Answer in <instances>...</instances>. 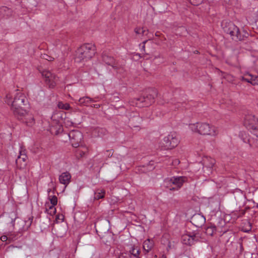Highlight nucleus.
<instances>
[{
  "label": "nucleus",
  "mask_w": 258,
  "mask_h": 258,
  "mask_svg": "<svg viewBox=\"0 0 258 258\" xmlns=\"http://www.w3.org/2000/svg\"><path fill=\"white\" fill-rule=\"evenodd\" d=\"M46 211L48 214L51 216L54 215L56 213V209L55 208V205H51L48 206V209L46 208Z\"/></svg>",
  "instance_id": "obj_29"
},
{
  "label": "nucleus",
  "mask_w": 258,
  "mask_h": 258,
  "mask_svg": "<svg viewBox=\"0 0 258 258\" xmlns=\"http://www.w3.org/2000/svg\"><path fill=\"white\" fill-rule=\"evenodd\" d=\"M5 102L8 105H11V109L15 116L22 117L26 113L25 106L28 104V102L24 93L17 92L14 99L11 94H8L5 98Z\"/></svg>",
  "instance_id": "obj_1"
},
{
  "label": "nucleus",
  "mask_w": 258,
  "mask_h": 258,
  "mask_svg": "<svg viewBox=\"0 0 258 258\" xmlns=\"http://www.w3.org/2000/svg\"><path fill=\"white\" fill-rule=\"evenodd\" d=\"M71 177V175L69 172H63L59 176V182L67 186L70 182Z\"/></svg>",
  "instance_id": "obj_16"
},
{
  "label": "nucleus",
  "mask_w": 258,
  "mask_h": 258,
  "mask_svg": "<svg viewBox=\"0 0 258 258\" xmlns=\"http://www.w3.org/2000/svg\"><path fill=\"white\" fill-rule=\"evenodd\" d=\"M136 258H140V257H137Z\"/></svg>",
  "instance_id": "obj_45"
},
{
  "label": "nucleus",
  "mask_w": 258,
  "mask_h": 258,
  "mask_svg": "<svg viewBox=\"0 0 258 258\" xmlns=\"http://www.w3.org/2000/svg\"><path fill=\"white\" fill-rule=\"evenodd\" d=\"M142 121V118L138 113L130 118V123L134 127H138Z\"/></svg>",
  "instance_id": "obj_19"
},
{
  "label": "nucleus",
  "mask_w": 258,
  "mask_h": 258,
  "mask_svg": "<svg viewBox=\"0 0 258 258\" xmlns=\"http://www.w3.org/2000/svg\"><path fill=\"white\" fill-rule=\"evenodd\" d=\"M51 191V189H48L47 192L48 193V199L52 205H56L57 203V198L55 196L50 195V192Z\"/></svg>",
  "instance_id": "obj_26"
},
{
  "label": "nucleus",
  "mask_w": 258,
  "mask_h": 258,
  "mask_svg": "<svg viewBox=\"0 0 258 258\" xmlns=\"http://www.w3.org/2000/svg\"><path fill=\"white\" fill-rule=\"evenodd\" d=\"M252 133L257 138H258V128L257 130H255Z\"/></svg>",
  "instance_id": "obj_37"
},
{
  "label": "nucleus",
  "mask_w": 258,
  "mask_h": 258,
  "mask_svg": "<svg viewBox=\"0 0 258 258\" xmlns=\"http://www.w3.org/2000/svg\"><path fill=\"white\" fill-rule=\"evenodd\" d=\"M105 191L104 189H97L94 193V199L99 200L104 197Z\"/></svg>",
  "instance_id": "obj_25"
},
{
  "label": "nucleus",
  "mask_w": 258,
  "mask_h": 258,
  "mask_svg": "<svg viewBox=\"0 0 258 258\" xmlns=\"http://www.w3.org/2000/svg\"><path fill=\"white\" fill-rule=\"evenodd\" d=\"M134 31L137 34H144V33L145 32V30L143 28H136L134 30Z\"/></svg>",
  "instance_id": "obj_32"
},
{
  "label": "nucleus",
  "mask_w": 258,
  "mask_h": 258,
  "mask_svg": "<svg viewBox=\"0 0 258 258\" xmlns=\"http://www.w3.org/2000/svg\"><path fill=\"white\" fill-rule=\"evenodd\" d=\"M32 218L30 220V224L32 223Z\"/></svg>",
  "instance_id": "obj_44"
},
{
  "label": "nucleus",
  "mask_w": 258,
  "mask_h": 258,
  "mask_svg": "<svg viewBox=\"0 0 258 258\" xmlns=\"http://www.w3.org/2000/svg\"><path fill=\"white\" fill-rule=\"evenodd\" d=\"M96 101L88 96L80 98L78 100V104L81 106H88L91 102H94Z\"/></svg>",
  "instance_id": "obj_20"
},
{
  "label": "nucleus",
  "mask_w": 258,
  "mask_h": 258,
  "mask_svg": "<svg viewBox=\"0 0 258 258\" xmlns=\"http://www.w3.org/2000/svg\"><path fill=\"white\" fill-rule=\"evenodd\" d=\"M19 120H21L27 125L31 126L35 123V119L32 114H30L26 110V113L22 117L16 116Z\"/></svg>",
  "instance_id": "obj_13"
},
{
  "label": "nucleus",
  "mask_w": 258,
  "mask_h": 258,
  "mask_svg": "<svg viewBox=\"0 0 258 258\" xmlns=\"http://www.w3.org/2000/svg\"><path fill=\"white\" fill-rule=\"evenodd\" d=\"M181 29H183V30H185V29H184V27H181Z\"/></svg>",
  "instance_id": "obj_43"
},
{
  "label": "nucleus",
  "mask_w": 258,
  "mask_h": 258,
  "mask_svg": "<svg viewBox=\"0 0 258 258\" xmlns=\"http://www.w3.org/2000/svg\"><path fill=\"white\" fill-rule=\"evenodd\" d=\"M12 10L7 7L3 6L0 8V14L4 17L8 18L12 15Z\"/></svg>",
  "instance_id": "obj_22"
},
{
  "label": "nucleus",
  "mask_w": 258,
  "mask_h": 258,
  "mask_svg": "<svg viewBox=\"0 0 258 258\" xmlns=\"http://www.w3.org/2000/svg\"><path fill=\"white\" fill-rule=\"evenodd\" d=\"M91 107H94V108H98L100 107V104H93V105H91Z\"/></svg>",
  "instance_id": "obj_38"
},
{
  "label": "nucleus",
  "mask_w": 258,
  "mask_h": 258,
  "mask_svg": "<svg viewBox=\"0 0 258 258\" xmlns=\"http://www.w3.org/2000/svg\"><path fill=\"white\" fill-rule=\"evenodd\" d=\"M159 258H166V256L164 254H163Z\"/></svg>",
  "instance_id": "obj_41"
},
{
  "label": "nucleus",
  "mask_w": 258,
  "mask_h": 258,
  "mask_svg": "<svg viewBox=\"0 0 258 258\" xmlns=\"http://www.w3.org/2000/svg\"><path fill=\"white\" fill-rule=\"evenodd\" d=\"M57 106L59 109L68 110L71 108L70 104L68 103H64L62 102H59Z\"/></svg>",
  "instance_id": "obj_27"
},
{
  "label": "nucleus",
  "mask_w": 258,
  "mask_h": 258,
  "mask_svg": "<svg viewBox=\"0 0 258 258\" xmlns=\"http://www.w3.org/2000/svg\"><path fill=\"white\" fill-rule=\"evenodd\" d=\"M69 136L72 146L75 148L79 147L83 139L82 133L79 131H72L69 134Z\"/></svg>",
  "instance_id": "obj_11"
},
{
  "label": "nucleus",
  "mask_w": 258,
  "mask_h": 258,
  "mask_svg": "<svg viewBox=\"0 0 258 258\" xmlns=\"http://www.w3.org/2000/svg\"><path fill=\"white\" fill-rule=\"evenodd\" d=\"M155 90H152L146 97H141L137 99L136 104L139 107L148 106L154 102L155 98L157 96Z\"/></svg>",
  "instance_id": "obj_7"
},
{
  "label": "nucleus",
  "mask_w": 258,
  "mask_h": 258,
  "mask_svg": "<svg viewBox=\"0 0 258 258\" xmlns=\"http://www.w3.org/2000/svg\"><path fill=\"white\" fill-rule=\"evenodd\" d=\"M179 143V140L176 134L170 133L160 143V147L162 150L172 149L176 147Z\"/></svg>",
  "instance_id": "obj_5"
},
{
  "label": "nucleus",
  "mask_w": 258,
  "mask_h": 258,
  "mask_svg": "<svg viewBox=\"0 0 258 258\" xmlns=\"http://www.w3.org/2000/svg\"><path fill=\"white\" fill-rule=\"evenodd\" d=\"M216 226L211 224L205 228V233L209 236H213L216 233Z\"/></svg>",
  "instance_id": "obj_23"
},
{
  "label": "nucleus",
  "mask_w": 258,
  "mask_h": 258,
  "mask_svg": "<svg viewBox=\"0 0 258 258\" xmlns=\"http://www.w3.org/2000/svg\"><path fill=\"white\" fill-rule=\"evenodd\" d=\"M189 128L192 132L203 136L216 137L219 134L217 127L207 122L190 124Z\"/></svg>",
  "instance_id": "obj_4"
},
{
  "label": "nucleus",
  "mask_w": 258,
  "mask_h": 258,
  "mask_svg": "<svg viewBox=\"0 0 258 258\" xmlns=\"http://www.w3.org/2000/svg\"><path fill=\"white\" fill-rule=\"evenodd\" d=\"M222 27L224 31L236 41L243 40L248 35L247 32L240 31L239 28L231 22H223Z\"/></svg>",
  "instance_id": "obj_3"
},
{
  "label": "nucleus",
  "mask_w": 258,
  "mask_h": 258,
  "mask_svg": "<svg viewBox=\"0 0 258 258\" xmlns=\"http://www.w3.org/2000/svg\"><path fill=\"white\" fill-rule=\"evenodd\" d=\"M85 154V151L81 150L79 149L76 151V155L78 158L83 157L84 156Z\"/></svg>",
  "instance_id": "obj_31"
},
{
  "label": "nucleus",
  "mask_w": 258,
  "mask_h": 258,
  "mask_svg": "<svg viewBox=\"0 0 258 258\" xmlns=\"http://www.w3.org/2000/svg\"><path fill=\"white\" fill-rule=\"evenodd\" d=\"M154 241L150 239L145 240L143 243V248L147 252H149L154 246Z\"/></svg>",
  "instance_id": "obj_21"
},
{
  "label": "nucleus",
  "mask_w": 258,
  "mask_h": 258,
  "mask_svg": "<svg viewBox=\"0 0 258 258\" xmlns=\"http://www.w3.org/2000/svg\"><path fill=\"white\" fill-rule=\"evenodd\" d=\"M203 162L204 172L207 174L210 175L212 172V168L215 164L214 159L206 157L203 159Z\"/></svg>",
  "instance_id": "obj_12"
},
{
  "label": "nucleus",
  "mask_w": 258,
  "mask_h": 258,
  "mask_svg": "<svg viewBox=\"0 0 258 258\" xmlns=\"http://www.w3.org/2000/svg\"><path fill=\"white\" fill-rule=\"evenodd\" d=\"M66 123H67L68 125H72L73 124V123L71 121H70L69 120H67L66 122Z\"/></svg>",
  "instance_id": "obj_39"
},
{
  "label": "nucleus",
  "mask_w": 258,
  "mask_h": 258,
  "mask_svg": "<svg viewBox=\"0 0 258 258\" xmlns=\"http://www.w3.org/2000/svg\"><path fill=\"white\" fill-rule=\"evenodd\" d=\"M175 162H176V163H177L178 164L179 163V161L178 160H177Z\"/></svg>",
  "instance_id": "obj_42"
},
{
  "label": "nucleus",
  "mask_w": 258,
  "mask_h": 258,
  "mask_svg": "<svg viewBox=\"0 0 258 258\" xmlns=\"http://www.w3.org/2000/svg\"><path fill=\"white\" fill-rule=\"evenodd\" d=\"M10 224L13 227V230H14L15 229V220L12 219Z\"/></svg>",
  "instance_id": "obj_36"
},
{
  "label": "nucleus",
  "mask_w": 258,
  "mask_h": 258,
  "mask_svg": "<svg viewBox=\"0 0 258 258\" xmlns=\"http://www.w3.org/2000/svg\"><path fill=\"white\" fill-rule=\"evenodd\" d=\"M248 73L247 74H246L244 75V76H242L240 77V80L241 81H245L246 82H247V81H248Z\"/></svg>",
  "instance_id": "obj_33"
},
{
  "label": "nucleus",
  "mask_w": 258,
  "mask_h": 258,
  "mask_svg": "<svg viewBox=\"0 0 258 258\" xmlns=\"http://www.w3.org/2000/svg\"><path fill=\"white\" fill-rule=\"evenodd\" d=\"M130 253L135 257H139L140 254L139 250H136L135 246H132L130 250Z\"/></svg>",
  "instance_id": "obj_30"
},
{
  "label": "nucleus",
  "mask_w": 258,
  "mask_h": 258,
  "mask_svg": "<svg viewBox=\"0 0 258 258\" xmlns=\"http://www.w3.org/2000/svg\"><path fill=\"white\" fill-rule=\"evenodd\" d=\"M197 240V237L195 235L191 236L189 235H184L182 237V241L183 243L187 245H192L194 244L195 241Z\"/></svg>",
  "instance_id": "obj_17"
},
{
  "label": "nucleus",
  "mask_w": 258,
  "mask_h": 258,
  "mask_svg": "<svg viewBox=\"0 0 258 258\" xmlns=\"http://www.w3.org/2000/svg\"><path fill=\"white\" fill-rule=\"evenodd\" d=\"M42 77L45 79L46 83L49 86V88H54L57 81V78L55 75L53 74L49 71L44 70L41 72Z\"/></svg>",
  "instance_id": "obj_9"
},
{
  "label": "nucleus",
  "mask_w": 258,
  "mask_h": 258,
  "mask_svg": "<svg viewBox=\"0 0 258 258\" xmlns=\"http://www.w3.org/2000/svg\"><path fill=\"white\" fill-rule=\"evenodd\" d=\"M102 60L106 64L111 66L115 70H118L119 67L116 63L114 58L109 55L103 53L102 55Z\"/></svg>",
  "instance_id": "obj_14"
},
{
  "label": "nucleus",
  "mask_w": 258,
  "mask_h": 258,
  "mask_svg": "<svg viewBox=\"0 0 258 258\" xmlns=\"http://www.w3.org/2000/svg\"><path fill=\"white\" fill-rule=\"evenodd\" d=\"M243 123L244 125L252 132L258 128V119L252 114L248 113L245 115Z\"/></svg>",
  "instance_id": "obj_8"
},
{
  "label": "nucleus",
  "mask_w": 258,
  "mask_h": 258,
  "mask_svg": "<svg viewBox=\"0 0 258 258\" xmlns=\"http://www.w3.org/2000/svg\"><path fill=\"white\" fill-rule=\"evenodd\" d=\"M27 159L28 157L26 155L25 149L23 147H20L19 150V155L16 160V163L17 166L20 168H24L26 166Z\"/></svg>",
  "instance_id": "obj_10"
},
{
  "label": "nucleus",
  "mask_w": 258,
  "mask_h": 258,
  "mask_svg": "<svg viewBox=\"0 0 258 258\" xmlns=\"http://www.w3.org/2000/svg\"><path fill=\"white\" fill-rule=\"evenodd\" d=\"M241 138L244 143H247L251 148H256L257 147V140L250 138L245 133H241Z\"/></svg>",
  "instance_id": "obj_15"
},
{
  "label": "nucleus",
  "mask_w": 258,
  "mask_h": 258,
  "mask_svg": "<svg viewBox=\"0 0 258 258\" xmlns=\"http://www.w3.org/2000/svg\"><path fill=\"white\" fill-rule=\"evenodd\" d=\"M43 58L48 60V61H52L53 59L52 57L48 56L47 55H45V56H44Z\"/></svg>",
  "instance_id": "obj_34"
},
{
  "label": "nucleus",
  "mask_w": 258,
  "mask_h": 258,
  "mask_svg": "<svg viewBox=\"0 0 258 258\" xmlns=\"http://www.w3.org/2000/svg\"><path fill=\"white\" fill-rule=\"evenodd\" d=\"M7 239H8V237L6 235H3L1 237V240L2 241H6L7 240Z\"/></svg>",
  "instance_id": "obj_35"
},
{
  "label": "nucleus",
  "mask_w": 258,
  "mask_h": 258,
  "mask_svg": "<svg viewBox=\"0 0 258 258\" xmlns=\"http://www.w3.org/2000/svg\"><path fill=\"white\" fill-rule=\"evenodd\" d=\"M96 53L95 46L92 43H87L81 46L76 51L75 61L83 63L90 60Z\"/></svg>",
  "instance_id": "obj_2"
},
{
  "label": "nucleus",
  "mask_w": 258,
  "mask_h": 258,
  "mask_svg": "<svg viewBox=\"0 0 258 258\" xmlns=\"http://www.w3.org/2000/svg\"><path fill=\"white\" fill-rule=\"evenodd\" d=\"M245 211L242 210L241 212L238 211H234L232 213V217L233 218L237 219L239 217H242L243 215L245 214Z\"/></svg>",
  "instance_id": "obj_28"
},
{
  "label": "nucleus",
  "mask_w": 258,
  "mask_h": 258,
  "mask_svg": "<svg viewBox=\"0 0 258 258\" xmlns=\"http://www.w3.org/2000/svg\"><path fill=\"white\" fill-rule=\"evenodd\" d=\"M187 178L185 176H173L171 178H167L164 180V184L169 189L178 190L182 186L183 183L186 182Z\"/></svg>",
  "instance_id": "obj_6"
},
{
  "label": "nucleus",
  "mask_w": 258,
  "mask_h": 258,
  "mask_svg": "<svg viewBox=\"0 0 258 258\" xmlns=\"http://www.w3.org/2000/svg\"><path fill=\"white\" fill-rule=\"evenodd\" d=\"M147 41H145L143 42V43H144V45L142 47V49L145 51V44L146 43Z\"/></svg>",
  "instance_id": "obj_40"
},
{
  "label": "nucleus",
  "mask_w": 258,
  "mask_h": 258,
  "mask_svg": "<svg viewBox=\"0 0 258 258\" xmlns=\"http://www.w3.org/2000/svg\"><path fill=\"white\" fill-rule=\"evenodd\" d=\"M194 224L197 227H200L205 221V218L200 215H196L192 218Z\"/></svg>",
  "instance_id": "obj_18"
},
{
  "label": "nucleus",
  "mask_w": 258,
  "mask_h": 258,
  "mask_svg": "<svg viewBox=\"0 0 258 258\" xmlns=\"http://www.w3.org/2000/svg\"><path fill=\"white\" fill-rule=\"evenodd\" d=\"M247 82L253 86L258 85V76L248 74Z\"/></svg>",
  "instance_id": "obj_24"
}]
</instances>
